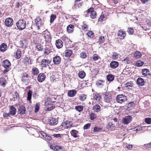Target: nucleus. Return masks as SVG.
<instances>
[{
  "mask_svg": "<svg viewBox=\"0 0 151 151\" xmlns=\"http://www.w3.org/2000/svg\"><path fill=\"white\" fill-rule=\"evenodd\" d=\"M72 125V123L69 121H66L63 123V126L65 129H68Z\"/></svg>",
  "mask_w": 151,
  "mask_h": 151,
  "instance_id": "a211bd4d",
  "label": "nucleus"
},
{
  "mask_svg": "<svg viewBox=\"0 0 151 151\" xmlns=\"http://www.w3.org/2000/svg\"><path fill=\"white\" fill-rule=\"evenodd\" d=\"M110 67L114 69L117 67L119 66V63L116 61H113L111 62L110 64Z\"/></svg>",
  "mask_w": 151,
  "mask_h": 151,
  "instance_id": "f3484780",
  "label": "nucleus"
},
{
  "mask_svg": "<svg viewBox=\"0 0 151 151\" xmlns=\"http://www.w3.org/2000/svg\"><path fill=\"white\" fill-rule=\"evenodd\" d=\"M107 128L109 130L114 131L115 129V127L114 124L111 122H109L108 125L107 126Z\"/></svg>",
  "mask_w": 151,
  "mask_h": 151,
  "instance_id": "6ab92c4d",
  "label": "nucleus"
},
{
  "mask_svg": "<svg viewBox=\"0 0 151 151\" xmlns=\"http://www.w3.org/2000/svg\"><path fill=\"white\" fill-rule=\"evenodd\" d=\"M149 70L147 69H143L142 70V74L144 76H147L149 73Z\"/></svg>",
  "mask_w": 151,
  "mask_h": 151,
  "instance_id": "c9c22d12",
  "label": "nucleus"
},
{
  "mask_svg": "<svg viewBox=\"0 0 151 151\" xmlns=\"http://www.w3.org/2000/svg\"><path fill=\"white\" fill-rule=\"evenodd\" d=\"M15 97L14 98V101H15L16 99L17 100L19 98V94L17 92H15Z\"/></svg>",
  "mask_w": 151,
  "mask_h": 151,
  "instance_id": "338daca9",
  "label": "nucleus"
},
{
  "mask_svg": "<svg viewBox=\"0 0 151 151\" xmlns=\"http://www.w3.org/2000/svg\"><path fill=\"white\" fill-rule=\"evenodd\" d=\"M42 35L44 37L46 42H49L51 41V37L50 33L47 29L42 32Z\"/></svg>",
  "mask_w": 151,
  "mask_h": 151,
  "instance_id": "20e7f679",
  "label": "nucleus"
},
{
  "mask_svg": "<svg viewBox=\"0 0 151 151\" xmlns=\"http://www.w3.org/2000/svg\"><path fill=\"white\" fill-rule=\"evenodd\" d=\"M71 135L75 138H77L79 137L78 135V132L75 129H73L70 131Z\"/></svg>",
  "mask_w": 151,
  "mask_h": 151,
  "instance_id": "412c9836",
  "label": "nucleus"
},
{
  "mask_svg": "<svg viewBox=\"0 0 151 151\" xmlns=\"http://www.w3.org/2000/svg\"><path fill=\"white\" fill-rule=\"evenodd\" d=\"M116 101L117 103L122 104L127 100V97L123 94L118 95L116 97Z\"/></svg>",
  "mask_w": 151,
  "mask_h": 151,
  "instance_id": "7ed1b4c3",
  "label": "nucleus"
},
{
  "mask_svg": "<svg viewBox=\"0 0 151 151\" xmlns=\"http://www.w3.org/2000/svg\"><path fill=\"white\" fill-rule=\"evenodd\" d=\"M45 76L44 73H40L37 77V80L40 82H43L45 79Z\"/></svg>",
  "mask_w": 151,
  "mask_h": 151,
  "instance_id": "4468645a",
  "label": "nucleus"
},
{
  "mask_svg": "<svg viewBox=\"0 0 151 151\" xmlns=\"http://www.w3.org/2000/svg\"><path fill=\"white\" fill-rule=\"evenodd\" d=\"M21 55V51L19 49H17L16 52L15 53V55H14V56L17 59L19 58Z\"/></svg>",
  "mask_w": 151,
  "mask_h": 151,
  "instance_id": "2f4dec72",
  "label": "nucleus"
},
{
  "mask_svg": "<svg viewBox=\"0 0 151 151\" xmlns=\"http://www.w3.org/2000/svg\"><path fill=\"white\" fill-rule=\"evenodd\" d=\"M50 52V49L48 48H46L44 52V54L46 55H48Z\"/></svg>",
  "mask_w": 151,
  "mask_h": 151,
  "instance_id": "4d7b16f0",
  "label": "nucleus"
},
{
  "mask_svg": "<svg viewBox=\"0 0 151 151\" xmlns=\"http://www.w3.org/2000/svg\"><path fill=\"white\" fill-rule=\"evenodd\" d=\"M45 105L46 107L47 108V110L48 111H50L52 110L54 108L53 105H52L51 104L47 103H45Z\"/></svg>",
  "mask_w": 151,
  "mask_h": 151,
  "instance_id": "a878e982",
  "label": "nucleus"
},
{
  "mask_svg": "<svg viewBox=\"0 0 151 151\" xmlns=\"http://www.w3.org/2000/svg\"><path fill=\"white\" fill-rule=\"evenodd\" d=\"M86 75V74L84 71H81L78 73L79 77L81 79H83L84 78Z\"/></svg>",
  "mask_w": 151,
  "mask_h": 151,
  "instance_id": "4c0bfd02",
  "label": "nucleus"
},
{
  "mask_svg": "<svg viewBox=\"0 0 151 151\" xmlns=\"http://www.w3.org/2000/svg\"><path fill=\"white\" fill-rule=\"evenodd\" d=\"M77 93V91L75 90H73L68 91V96L70 97L74 96Z\"/></svg>",
  "mask_w": 151,
  "mask_h": 151,
  "instance_id": "aec40b11",
  "label": "nucleus"
},
{
  "mask_svg": "<svg viewBox=\"0 0 151 151\" xmlns=\"http://www.w3.org/2000/svg\"><path fill=\"white\" fill-rule=\"evenodd\" d=\"M37 48L39 51H41L42 49V47L40 45H37L36 46Z\"/></svg>",
  "mask_w": 151,
  "mask_h": 151,
  "instance_id": "774afa93",
  "label": "nucleus"
},
{
  "mask_svg": "<svg viewBox=\"0 0 151 151\" xmlns=\"http://www.w3.org/2000/svg\"><path fill=\"white\" fill-rule=\"evenodd\" d=\"M90 125L91 124L90 123H88L85 124L83 127V129H87L89 128L90 127Z\"/></svg>",
  "mask_w": 151,
  "mask_h": 151,
  "instance_id": "e2e57ef3",
  "label": "nucleus"
},
{
  "mask_svg": "<svg viewBox=\"0 0 151 151\" xmlns=\"http://www.w3.org/2000/svg\"><path fill=\"white\" fill-rule=\"evenodd\" d=\"M32 92L31 90H29L27 92V99L29 101H30L31 99Z\"/></svg>",
  "mask_w": 151,
  "mask_h": 151,
  "instance_id": "58836bf2",
  "label": "nucleus"
},
{
  "mask_svg": "<svg viewBox=\"0 0 151 151\" xmlns=\"http://www.w3.org/2000/svg\"><path fill=\"white\" fill-rule=\"evenodd\" d=\"M103 83L104 82L103 81H99L97 82L96 84L97 86H99L101 87L103 85Z\"/></svg>",
  "mask_w": 151,
  "mask_h": 151,
  "instance_id": "3c124183",
  "label": "nucleus"
},
{
  "mask_svg": "<svg viewBox=\"0 0 151 151\" xmlns=\"http://www.w3.org/2000/svg\"><path fill=\"white\" fill-rule=\"evenodd\" d=\"M128 32L129 34L130 35L132 34L134 32L133 29L131 27L128 28Z\"/></svg>",
  "mask_w": 151,
  "mask_h": 151,
  "instance_id": "bf43d9fd",
  "label": "nucleus"
},
{
  "mask_svg": "<svg viewBox=\"0 0 151 151\" xmlns=\"http://www.w3.org/2000/svg\"><path fill=\"white\" fill-rule=\"evenodd\" d=\"M106 18L104 15L103 14H101L99 19V20L101 22L103 20L106 19Z\"/></svg>",
  "mask_w": 151,
  "mask_h": 151,
  "instance_id": "13d9d810",
  "label": "nucleus"
},
{
  "mask_svg": "<svg viewBox=\"0 0 151 151\" xmlns=\"http://www.w3.org/2000/svg\"><path fill=\"white\" fill-rule=\"evenodd\" d=\"M50 61L48 59H42L41 62V65L42 67H45L50 63Z\"/></svg>",
  "mask_w": 151,
  "mask_h": 151,
  "instance_id": "9b49d317",
  "label": "nucleus"
},
{
  "mask_svg": "<svg viewBox=\"0 0 151 151\" xmlns=\"http://www.w3.org/2000/svg\"><path fill=\"white\" fill-rule=\"evenodd\" d=\"M145 122L148 124H151V118H147L145 119Z\"/></svg>",
  "mask_w": 151,
  "mask_h": 151,
  "instance_id": "6e6d98bb",
  "label": "nucleus"
},
{
  "mask_svg": "<svg viewBox=\"0 0 151 151\" xmlns=\"http://www.w3.org/2000/svg\"><path fill=\"white\" fill-rule=\"evenodd\" d=\"M19 113L21 114H23L25 112V109L23 106H22L19 107Z\"/></svg>",
  "mask_w": 151,
  "mask_h": 151,
  "instance_id": "f704fd0d",
  "label": "nucleus"
},
{
  "mask_svg": "<svg viewBox=\"0 0 151 151\" xmlns=\"http://www.w3.org/2000/svg\"><path fill=\"white\" fill-rule=\"evenodd\" d=\"M79 99L81 101L85 100L86 98V96L84 94H81L79 96Z\"/></svg>",
  "mask_w": 151,
  "mask_h": 151,
  "instance_id": "09e8293b",
  "label": "nucleus"
},
{
  "mask_svg": "<svg viewBox=\"0 0 151 151\" xmlns=\"http://www.w3.org/2000/svg\"><path fill=\"white\" fill-rule=\"evenodd\" d=\"M75 109L76 110L80 112L83 110V107L82 106H76Z\"/></svg>",
  "mask_w": 151,
  "mask_h": 151,
  "instance_id": "8fccbe9b",
  "label": "nucleus"
},
{
  "mask_svg": "<svg viewBox=\"0 0 151 151\" xmlns=\"http://www.w3.org/2000/svg\"><path fill=\"white\" fill-rule=\"evenodd\" d=\"M58 123V119L55 118H51L49 120V124L51 125H55Z\"/></svg>",
  "mask_w": 151,
  "mask_h": 151,
  "instance_id": "ddd939ff",
  "label": "nucleus"
},
{
  "mask_svg": "<svg viewBox=\"0 0 151 151\" xmlns=\"http://www.w3.org/2000/svg\"><path fill=\"white\" fill-rule=\"evenodd\" d=\"M93 35V33L92 31H89L86 33L88 37H91Z\"/></svg>",
  "mask_w": 151,
  "mask_h": 151,
  "instance_id": "680f3d73",
  "label": "nucleus"
},
{
  "mask_svg": "<svg viewBox=\"0 0 151 151\" xmlns=\"http://www.w3.org/2000/svg\"><path fill=\"white\" fill-rule=\"evenodd\" d=\"M99 58V56L96 54H94L93 57V59L94 61H96Z\"/></svg>",
  "mask_w": 151,
  "mask_h": 151,
  "instance_id": "603ef678",
  "label": "nucleus"
},
{
  "mask_svg": "<svg viewBox=\"0 0 151 151\" xmlns=\"http://www.w3.org/2000/svg\"><path fill=\"white\" fill-rule=\"evenodd\" d=\"M56 17V15L54 14L51 15L50 17V22L52 23Z\"/></svg>",
  "mask_w": 151,
  "mask_h": 151,
  "instance_id": "a18cd8bd",
  "label": "nucleus"
},
{
  "mask_svg": "<svg viewBox=\"0 0 151 151\" xmlns=\"http://www.w3.org/2000/svg\"><path fill=\"white\" fill-rule=\"evenodd\" d=\"M61 59L60 56H56L53 58V61L54 63L56 64H58L61 62Z\"/></svg>",
  "mask_w": 151,
  "mask_h": 151,
  "instance_id": "dca6fc26",
  "label": "nucleus"
},
{
  "mask_svg": "<svg viewBox=\"0 0 151 151\" xmlns=\"http://www.w3.org/2000/svg\"><path fill=\"white\" fill-rule=\"evenodd\" d=\"M51 149L55 151H62L63 147L59 145H51L50 146Z\"/></svg>",
  "mask_w": 151,
  "mask_h": 151,
  "instance_id": "9d476101",
  "label": "nucleus"
},
{
  "mask_svg": "<svg viewBox=\"0 0 151 151\" xmlns=\"http://www.w3.org/2000/svg\"><path fill=\"white\" fill-rule=\"evenodd\" d=\"M93 110L96 112H99L101 111V108L99 105L96 104L93 107Z\"/></svg>",
  "mask_w": 151,
  "mask_h": 151,
  "instance_id": "b1692460",
  "label": "nucleus"
},
{
  "mask_svg": "<svg viewBox=\"0 0 151 151\" xmlns=\"http://www.w3.org/2000/svg\"><path fill=\"white\" fill-rule=\"evenodd\" d=\"M74 27V26L72 24H70L68 25L67 26V30L68 32L69 33H71L73 32Z\"/></svg>",
  "mask_w": 151,
  "mask_h": 151,
  "instance_id": "cd10ccee",
  "label": "nucleus"
},
{
  "mask_svg": "<svg viewBox=\"0 0 151 151\" xmlns=\"http://www.w3.org/2000/svg\"><path fill=\"white\" fill-rule=\"evenodd\" d=\"M137 82L138 84L141 86L144 85L145 83L144 79L141 78H138L137 80Z\"/></svg>",
  "mask_w": 151,
  "mask_h": 151,
  "instance_id": "5701e85b",
  "label": "nucleus"
},
{
  "mask_svg": "<svg viewBox=\"0 0 151 151\" xmlns=\"http://www.w3.org/2000/svg\"><path fill=\"white\" fill-rule=\"evenodd\" d=\"M82 28L83 30H84L85 31H86L88 29V27L86 24H84L83 25L82 27Z\"/></svg>",
  "mask_w": 151,
  "mask_h": 151,
  "instance_id": "052dcab7",
  "label": "nucleus"
},
{
  "mask_svg": "<svg viewBox=\"0 0 151 151\" xmlns=\"http://www.w3.org/2000/svg\"><path fill=\"white\" fill-rule=\"evenodd\" d=\"M40 109V104H39L37 103L35 107V112H37Z\"/></svg>",
  "mask_w": 151,
  "mask_h": 151,
  "instance_id": "de8ad7c7",
  "label": "nucleus"
},
{
  "mask_svg": "<svg viewBox=\"0 0 151 151\" xmlns=\"http://www.w3.org/2000/svg\"><path fill=\"white\" fill-rule=\"evenodd\" d=\"M2 64L5 68L3 72L4 73H6L11 69V63L8 60L6 59L3 61Z\"/></svg>",
  "mask_w": 151,
  "mask_h": 151,
  "instance_id": "f257e3e1",
  "label": "nucleus"
},
{
  "mask_svg": "<svg viewBox=\"0 0 151 151\" xmlns=\"http://www.w3.org/2000/svg\"><path fill=\"white\" fill-rule=\"evenodd\" d=\"M55 45L56 47L59 49L61 48L63 46V44L62 41L60 39H58L56 40Z\"/></svg>",
  "mask_w": 151,
  "mask_h": 151,
  "instance_id": "2eb2a0df",
  "label": "nucleus"
},
{
  "mask_svg": "<svg viewBox=\"0 0 151 151\" xmlns=\"http://www.w3.org/2000/svg\"><path fill=\"white\" fill-rule=\"evenodd\" d=\"M45 139L46 140H50L52 139L51 137L50 136L47 135V134L45 136Z\"/></svg>",
  "mask_w": 151,
  "mask_h": 151,
  "instance_id": "69168bd1",
  "label": "nucleus"
},
{
  "mask_svg": "<svg viewBox=\"0 0 151 151\" xmlns=\"http://www.w3.org/2000/svg\"><path fill=\"white\" fill-rule=\"evenodd\" d=\"M107 79L109 81H111L114 79V77L113 76L109 74L107 76Z\"/></svg>",
  "mask_w": 151,
  "mask_h": 151,
  "instance_id": "79ce46f5",
  "label": "nucleus"
},
{
  "mask_svg": "<svg viewBox=\"0 0 151 151\" xmlns=\"http://www.w3.org/2000/svg\"><path fill=\"white\" fill-rule=\"evenodd\" d=\"M35 22L38 27L37 29H39L40 27L42 26L43 24L42 19L39 17H37L35 19Z\"/></svg>",
  "mask_w": 151,
  "mask_h": 151,
  "instance_id": "0eeeda50",
  "label": "nucleus"
},
{
  "mask_svg": "<svg viewBox=\"0 0 151 151\" xmlns=\"http://www.w3.org/2000/svg\"><path fill=\"white\" fill-rule=\"evenodd\" d=\"M119 55L118 53L116 52H114L113 53L112 58L114 60H117L119 57Z\"/></svg>",
  "mask_w": 151,
  "mask_h": 151,
  "instance_id": "a19ab883",
  "label": "nucleus"
},
{
  "mask_svg": "<svg viewBox=\"0 0 151 151\" xmlns=\"http://www.w3.org/2000/svg\"><path fill=\"white\" fill-rule=\"evenodd\" d=\"M104 38L103 36H101L100 37L99 39L98 42L101 44L104 41Z\"/></svg>",
  "mask_w": 151,
  "mask_h": 151,
  "instance_id": "5fc2aeb1",
  "label": "nucleus"
},
{
  "mask_svg": "<svg viewBox=\"0 0 151 151\" xmlns=\"http://www.w3.org/2000/svg\"><path fill=\"white\" fill-rule=\"evenodd\" d=\"M87 57V55L86 53L84 52H82L80 54V57L82 58H85Z\"/></svg>",
  "mask_w": 151,
  "mask_h": 151,
  "instance_id": "864d4df0",
  "label": "nucleus"
},
{
  "mask_svg": "<svg viewBox=\"0 0 151 151\" xmlns=\"http://www.w3.org/2000/svg\"><path fill=\"white\" fill-rule=\"evenodd\" d=\"M132 120V117L128 115L123 117L122 119V122L123 124H127L130 123Z\"/></svg>",
  "mask_w": 151,
  "mask_h": 151,
  "instance_id": "423d86ee",
  "label": "nucleus"
},
{
  "mask_svg": "<svg viewBox=\"0 0 151 151\" xmlns=\"http://www.w3.org/2000/svg\"><path fill=\"white\" fill-rule=\"evenodd\" d=\"M72 51L70 50H67L65 52V56L66 57L68 58L70 57L72 55Z\"/></svg>",
  "mask_w": 151,
  "mask_h": 151,
  "instance_id": "72a5a7b5",
  "label": "nucleus"
},
{
  "mask_svg": "<svg viewBox=\"0 0 151 151\" xmlns=\"http://www.w3.org/2000/svg\"><path fill=\"white\" fill-rule=\"evenodd\" d=\"M142 56V54L139 51H137L134 53V58L136 59L139 58Z\"/></svg>",
  "mask_w": 151,
  "mask_h": 151,
  "instance_id": "473e14b6",
  "label": "nucleus"
},
{
  "mask_svg": "<svg viewBox=\"0 0 151 151\" xmlns=\"http://www.w3.org/2000/svg\"><path fill=\"white\" fill-rule=\"evenodd\" d=\"M6 83V80L4 78H1L0 80V84L4 86Z\"/></svg>",
  "mask_w": 151,
  "mask_h": 151,
  "instance_id": "c03bdc74",
  "label": "nucleus"
},
{
  "mask_svg": "<svg viewBox=\"0 0 151 151\" xmlns=\"http://www.w3.org/2000/svg\"><path fill=\"white\" fill-rule=\"evenodd\" d=\"M104 98L106 102L109 103L111 101L112 97L111 94L108 93H106L104 95Z\"/></svg>",
  "mask_w": 151,
  "mask_h": 151,
  "instance_id": "6e6552de",
  "label": "nucleus"
},
{
  "mask_svg": "<svg viewBox=\"0 0 151 151\" xmlns=\"http://www.w3.org/2000/svg\"><path fill=\"white\" fill-rule=\"evenodd\" d=\"M38 69L36 67L33 68L32 69V73L34 75H36L39 73Z\"/></svg>",
  "mask_w": 151,
  "mask_h": 151,
  "instance_id": "ea45409f",
  "label": "nucleus"
},
{
  "mask_svg": "<svg viewBox=\"0 0 151 151\" xmlns=\"http://www.w3.org/2000/svg\"><path fill=\"white\" fill-rule=\"evenodd\" d=\"M117 35L119 37L123 39L126 35V33L125 31L122 30H118L117 33Z\"/></svg>",
  "mask_w": 151,
  "mask_h": 151,
  "instance_id": "f8f14e48",
  "label": "nucleus"
},
{
  "mask_svg": "<svg viewBox=\"0 0 151 151\" xmlns=\"http://www.w3.org/2000/svg\"><path fill=\"white\" fill-rule=\"evenodd\" d=\"M16 24L17 28L19 30H23L26 27V22L23 19L19 20L16 23Z\"/></svg>",
  "mask_w": 151,
  "mask_h": 151,
  "instance_id": "f03ea898",
  "label": "nucleus"
},
{
  "mask_svg": "<svg viewBox=\"0 0 151 151\" xmlns=\"http://www.w3.org/2000/svg\"><path fill=\"white\" fill-rule=\"evenodd\" d=\"M22 5V4L21 2H17L16 3V7L17 8H19L20 6H21Z\"/></svg>",
  "mask_w": 151,
  "mask_h": 151,
  "instance_id": "0e129e2a",
  "label": "nucleus"
},
{
  "mask_svg": "<svg viewBox=\"0 0 151 151\" xmlns=\"http://www.w3.org/2000/svg\"><path fill=\"white\" fill-rule=\"evenodd\" d=\"M7 45L6 43H3L0 46V50L1 52H4L7 50Z\"/></svg>",
  "mask_w": 151,
  "mask_h": 151,
  "instance_id": "4be33fe9",
  "label": "nucleus"
},
{
  "mask_svg": "<svg viewBox=\"0 0 151 151\" xmlns=\"http://www.w3.org/2000/svg\"><path fill=\"white\" fill-rule=\"evenodd\" d=\"M81 0H76L74 6L75 8H78L82 6V3L80 2Z\"/></svg>",
  "mask_w": 151,
  "mask_h": 151,
  "instance_id": "bb28decb",
  "label": "nucleus"
},
{
  "mask_svg": "<svg viewBox=\"0 0 151 151\" xmlns=\"http://www.w3.org/2000/svg\"><path fill=\"white\" fill-rule=\"evenodd\" d=\"M16 112V109L13 106L10 107V114L12 115H14Z\"/></svg>",
  "mask_w": 151,
  "mask_h": 151,
  "instance_id": "c756f323",
  "label": "nucleus"
},
{
  "mask_svg": "<svg viewBox=\"0 0 151 151\" xmlns=\"http://www.w3.org/2000/svg\"><path fill=\"white\" fill-rule=\"evenodd\" d=\"M134 106V103L133 102H129L128 104L127 108L129 110L132 109Z\"/></svg>",
  "mask_w": 151,
  "mask_h": 151,
  "instance_id": "e433bc0d",
  "label": "nucleus"
},
{
  "mask_svg": "<svg viewBox=\"0 0 151 151\" xmlns=\"http://www.w3.org/2000/svg\"><path fill=\"white\" fill-rule=\"evenodd\" d=\"M93 99L94 100L99 101L101 98L99 94L98 93H96L93 94Z\"/></svg>",
  "mask_w": 151,
  "mask_h": 151,
  "instance_id": "393cba45",
  "label": "nucleus"
},
{
  "mask_svg": "<svg viewBox=\"0 0 151 151\" xmlns=\"http://www.w3.org/2000/svg\"><path fill=\"white\" fill-rule=\"evenodd\" d=\"M102 129L101 128L97 127H95L93 128V131L96 132H99L101 131Z\"/></svg>",
  "mask_w": 151,
  "mask_h": 151,
  "instance_id": "49530a36",
  "label": "nucleus"
},
{
  "mask_svg": "<svg viewBox=\"0 0 151 151\" xmlns=\"http://www.w3.org/2000/svg\"><path fill=\"white\" fill-rule=\"evenodd\" d=\"M144 62L141 60H139L137 62L135 63V65L137 67H140L142 66L144 64Z\"/></svg>",
  "mask_w": 151,
  "mask_h": 151,
  "instance_id": "37998d69",
  "label": "nucleus"
},
{
  "mask_svg": "<svg viewBox=\"0 0 151 151\" xmlns=\"http://www.w3.org/2000/svg\"><path fill=\"white\" fill-rule=\"evenodd\" d=\"M90 119L91 120H93L97 118V115L94 112H92L89 114Z\"/></svg>",
  "mask_w": 151,
  "mask_h": 151,
  "instance_id": "c85d7f7f",
  "label": "nucleus"
},
{
  "mask_svg": "<svg viewBox=\"0 0 151 151\" xmlns=\"http://www.w3.org/2000/svg\"><path fill=\"white\" fill-rule=\"evenodd\" d=\"M5 23L6 26L10 27L13 25V21L12 18H7L5 19Z\"/></svg>",
  "mask_w": 151,
  "mask_h": 151,
  "instance_id": "1a4fd4ad",
  "label": "nucleus"
},
{
  "mask_svg": "<svg viewBox=\"0 0 151 151\" xmlns=\"http://www.w3.org/2000/svg\"><path fill=\"white\" fill-rule=\"evenodd\" d=\"M88 13L90 17L93 19H95L97 16L96 12L94 11L93 8H90L88 10Z\"/></svg>",
  "mask_w": 151,
  "mask_h": 151,
  "instance_id": "39448f33",
  "label": "nucleus"
},
{
  "mask_svg": "<svg viewBox=\"0 0 151 151\" xmlns=\"http://www.w3.org/2000/svg\"><path fill=\"white\" fill-rule=\"evenodd\" d=\"M29 76L26 73L24 74L23 75L22 77V81L23 82L26 81H28V78Z\"/></svg>",
  "mask_w": 151,
  "mask_h": 151,
  "instance_id": "7c9ffc66",
  "label": "nucleus"
}]
</instances>
